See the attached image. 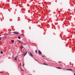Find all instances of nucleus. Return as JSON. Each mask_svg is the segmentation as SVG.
Masks as SVG:
<instances>
[{"label":"nucleus","instance_id":"nucleus-1","mask_svg":"<svg viewBox=\"0 0 75 75\" xmlns=\"http://www.w3.org/2000/svg\"><path fill=\"white\" fill-rule=\"evenodd\" d=\"M13 33H14V34H18V33L17 32H13Z\"/></svg>","mask_w":75,"mask_h":75},{"label":"nucleus","instance_id":"nucleus-2","mask_svg":"<svg viewBox=\"0 0 75 75\" xmlns=\"http://www.w3.org/2000/svg\"><path fill=\"white\" fill-rule=\"evenodd\" d=\"M17 58H18V56H16V57H15V60H17Z\"/></svg>","mask_w":75,"mask_h":75},{"label":"nucleus","instance_id":"nucleus-3","mask_svg":"<svg viewBox=\"0 0 75 75\" xmlns=\"http://www.w3.org/2000/svg\"><path fill=\"white\" fill-rule=\"evenodd\" d=\"M27 54V52H25V53H24V55H23V57H25V55H26V54Z\"/></svg>","mask_w":75,"mask_h":75},{"label":"nucleus","instance_id":"nucleus-4","mask_svg":"<svg viewBox=\"0 0 75 75\" xmlns=\"http://www.w3.org/2000/svg\"><path fill=\"white\" fill-rule=\"evenodd\" d=\"M67 71H72V70L71 69H67Z\"/></svg>","mask_w":75,"mask_h":75},{"label":"nucleus","instance_id":"nucleus-5","mask_svg":"<svg viewBox=\"0 0 75 75\" xmlns=\"http://www.w3.org/2000/svg\"><path fill=\"white\" fill-rule=\"evenodd\" d=\"M29 53L32 56V57H33V54H32V53H31V52H29Z\"/></svg>","mask_w":75,"mask_h":75},{"label":"nucleus","instance_id":"nucleus-6","mask_svg":"<svg viewBox=\"0 0 75 75\" xmlns=\"http://www.w3.org/2000/svg\"><path fill=\"white\" fill-rule=\"evenodd\" d=\"M38 53H39V54H41V52L40 51H39Z\"/></svg>","mask_w":75,"mask_h":75},{"label":"nucleus","instance_id":"nucleus-7","mask_svg":"<svg viewBox=\"0 0 75 75\" xmlns=\"http://www.w3.org/2000/svg\"><path fill=\"white\" fill-rule=\"evenodd\" d=\"M1 54H3V52L2 51H1Z\"/></svg>","mask_w":75,"mask_h":75},{"label":"nucleus","instance_id":"nucleus-8","mask_svg":"<svg viewBox=\"0 0 75 75\" xmlns=\"http://www.w3.org/2000/svg\"><path fill=\"white\" fill-rule=\"evenodd\" d=\"M11 41L12 42H14V40H11Z\"/></svg>","mask_w":75,"mask_h":75},{"label":"nucleus","instance_id":"nucleus-9","mask_svg":"<svg viewBox=\"0 0 75 75\" xmlns=\"http://www.w3.org/2000/svg\"><path fill=\"white\" fill-rule=\"evenodd\" d=\"M44 65H48L47 64L45 63H43Z\"/></svg>","mask_w":75,"mask_h":75},{"label":"nucleus","instance_id":"nucleus-10","mask_svg":"<svg viewBox=\"0 0 75 75\" xmlns=\"http://www.w3.org/2000/svg\"><path fill=\"white\" fill-rule=\"evenodd\" d=\"M21 50H22V49H23V48L24 47H23V46H22V47H21Z\"/></svg>","mask_w":75,"mask_h":75},{"label":"nucleus","instance_id":"nucleus-11","mask_svg":"<svg viewBox=\"0 0 75 75\" xmlns=\"http://www.w3.org/2000/svg\"><path fill=\"white\" fill-rule=\"evenodd\" d=\"M18 39H20V38H21V37L20 36H19V37H18Z\"/></svg>","mask_w":75,"mask_h":75},{"label":"nucleus","instance_id":"nucleus-12","mask_svg":"<svg viewBox=\"0 0 75 75\" xmlns=\"http://www.w3.org/2000/svg\"><path fill=\"white\" fill-rule=\"evenodd\" d=\"M35 52H36V53H37V50H35Z\"/></svg>","mask_w":75,"mask_h":75},{"label":"nucleus","instance_id":"nucleus-13","mask_svg":"<svg viewBox=\"0 0 75 75\" xmlns=\"http://www.w3.org/2000/svg\"><path fill=\"white\" fill-rule=\"evenodd\" d=\"M57 68H58V69H61V68L59 67H57Z\"/></svg>","mask_w":75,"mask_h":75},{"label":"nucleus","instance_id":"nucleus-14","mask_svg":"<svg viewBox=\"0 0 75 75\" xmlns=\"http://www.w3.org/2000/svg\"><path fill=\"white\" fill-rule=\"evenodd\" d=\"M5 38H6V37H4V39H5Z\"/></svg>","mask_w":75,"mask_h":75},{"label":"nucleus","instance_id":"nucleus-15","mask_svg":"<svg viewBox=\"0 0 75 75\" xmlns=\"http://www.w3.org/2000/svg\"><path fill=\"white\" fill-rule=\"evenodd\" d=\"M21 63H20V67H21Z\"/></svg>","mask_w":75,"mask_h":75},{"label":"nucleus","instance_id":"nucleus-16","mask_svg":"<svg viewBox=\"0 0 75 75\" xmlns=\"http://www.w3.org/2000/svg\"><path fill=\"white\" fill-rule=\"evenodd\" d=\"M1 38H2V39H3L4 40V37H1Z\"/></svg>","mask_w":75,"mask_h":75},{"label":"nucleus","instance_id":"nucleus-17","mask_svg":"<svg viewBox=\"0 0 75 75\" xmlns=\"http://www.w3.org/2000/svg\"><path fill=\"white\" fill-rule=\"evenodd\" d=\"M19 42L20 43H21V44H22V42H21L20 41H19Z\"/></svg>","mask_w":75,"mask_h":75},{"label":"nucleus","instance_id":"nucleus-18","mask_svg":"<svg viewBox=\"0 0 75 75\" xmlns=\"http://www.w3.org/2000/svg\"><path fill=\"white\" fill-rule=\"evenodd\" d=\"M0 40H1V37H0Z\"/></svg>","mask_w":75,"mask_h":75},{"label":"nucleus","instance_id":"nucleus-19","mask_svg":"<svg viewBox=\"0 0 75 75\" xmlns=\"http://www.w3.org/2000/svg\"><path fill=\"white\" fill-rule=\"evenodd\" d=\"M23 67H24V64H23Z\"/></svg>","mask_w":75,"mask_h":75},{"label":"nucleus","instance_id":"nucleus-20","mask_svg":"<svg viewBox=\"0 0 75 75\" xmlns=\"http://www.w3.org/2000/svg\"><path fill=\"white\" fill-rule=\"evenodd\" d=\"M22 71H24V70L22 69Z\"/></svg>","mask_w":75,"mask_h":75},{"label":"nucleus","instance_id":"nucleus-21","mask_svg":"<svg viewBox=\"0 0 75 75\" xmlns=\"http://www.w3.org/2000/svg\"><path fill=\"white\" fill-rule=\"evenodd\" d=\"M21 70H22V69L21 68Z\"/></svg>","mask_w":75,"mask_h":75},{"label":"nucleus","instance_id":"nucleus-22","mask_svg":"<svg viewBox=\"0 0 75 75\" xmlns=\"http://www.w3.org/2000/svg\"><path fill=\"white\" fill-rule=\"evenodd\" d=\"M74 75H75V73L74 74Z\"/></svg>","mask_w":75,"mask_h":75},{"label":"nucleus","instance_id":"nucleus-23","mask_svg":"<svg viewBox=\"0 0 75 75\" xmlns=\"http://www.w3.org/2000/svg\"><path fill=\"white\" fill-rule=\"evenodd\" d=\"M6 35H8V34H7Z\"/></svg>","mask_w":75,"mask_h":75},{"label":"nucleus","instance_id":"nucleus-24","mask_svg":"<svg viewBox=\"0 0 75 75\" xmlns=\"http://www.w3.org/2000/svg\"><path fill=\"white\" fill-rule=\"evenodd\" d=\"M23 53H24V52H23Z\"/></svg>","mask_w":75,"mask_h":75}]
</instances>
